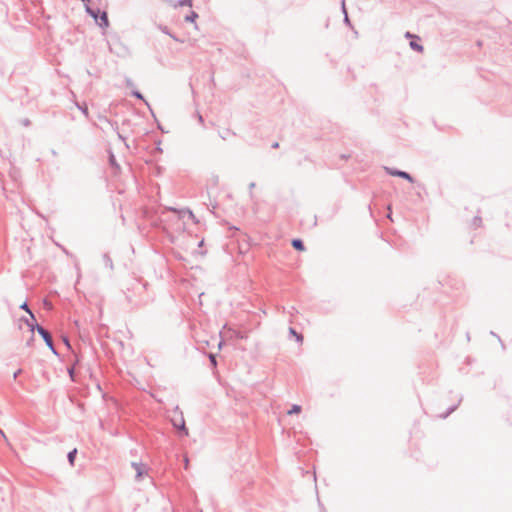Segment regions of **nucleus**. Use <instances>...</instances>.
Returning a JSON list of instances; mask_svg holds the SVG:
<instances>
[{"instance_id": "obj_1", "label": "nucleus", "mask_w": 512, "mask_h": 512, "mask_svg": "<svg viewBox=\"0 0 512 512\" xmlns=\"http://www.w3.org/2000/svg\"><path fill=\"white\" fill-rule=\"evenodd\" d=\"M85 12L93 18L96 25L100 28L105 29L110 25L108 13L105 10H101L99 7H93L91 4L86 5Z\"/></svg>"}, {"instance_id": "obj_2", "label": "nucleus", "mask_w": 512, "mask_h": 512, "mask_svg": "<svg viewBox=\"0 0 512 512\" xmlns=\"http://www.w3.org/2000/svg\"><path fill=\"white\" fill-rule=\"evenodd\" d=\"M36 331L41 336L43 341L45 342L46 346L50 349V351L56 355L59 356V353L54 345L53 338L51 333L42 325L35 323Z\"/></svg>"}, {"instance_id": "obj_3", "label": "nucleus", "mask_w": 512, "mask_h": 512, "mask_svg": "<svg viewBox=\"0 0 512 512\" xmlns=\"http://www.w3.org/2000/svg\"><path fill=\"white\" fill-rule=\"evenodd\" d=\"M384 170H385L386 174L389 176L399 177V178H402L410 183L415 182L414 177L407 171L400 170V169L393 168V167H388V166H385Z\"/></svg>"}, {"instance_id": "obj_4", "label": "nucleus", "mask_w": 512, "mask_h": 512, "mask_svg": "<svg viewBox=\"0 0 512 512\" xmlns=\"http://www.w3.org/2000/svg\"><path fill=\"white\" fill-rule=\"evenodd\" d=\"M180 423L178 424L176 420L172 421L174 428L177 430V434L179 437H187L189 435V430L186 427L183 413L180 411Z\"/></svg>"}, {"instance_id": "obj_5", "label": "nucleus", "mask_w": 512, "mask_h": 512, "mask_svg": "<svg viewBox=\"0 0 512 512\" xmlns=\"http://www.w3.org/2000/svg\"><path fill=\"white\" fill-rule=\"evenodd\" d=\"M223 330H225L224 334L228 338H231V339H233V338L234 339H243L244 338V335L242 332L229 327L228 324H225L223 326Z\"/></svg>"}, {"instance_id": "obj_6", "label": "nucleus", "mask_w": 512, "mask_h": 512, "mask_svg": "<svg viewBox=\"0 0 512 512\" xmlns=\"http://www.w3.org/2000/svg\"><path fill=\"white\" fill-rule=\"evenodd\" d=\"M108 163L112 169L115 170V174L121 171V167L116 160V157L112 150H108Z\"/></svg>"}, {"instance_id": "obj_7", "label": "nucleus", "mask_w": 512, "mask_h": 512, "mask_svg": "<svg viewBox=\"0 0 512 512\" xmlns=\"http://www.w3.org/2000/svg\"><path fill=\"white\" fill-rule=\"evenodd\" d=\"M291 246L294 250L298 252H303L306 250L304 241L301 238H293L291 240Z\"/></svg>"}, {"instance_id": "obj_8", "label": "nucleus", "mask_w": 512, "mask_h": 512, "mask_svg": "<svg viewBox=\"0 0 512 512\" xmlns=\"http://www.w3.org/2000/svg\"><path fill=\"white\" fill-rule=\"evenodd\" d=\"M409 46L413 51H416V52H422L424 50L423 45L420 44L419 36H414V39H412L410 41Z\"/></svg>"}, {"instance_id": "obj_9", "label": "nucleus", "mask_w": 512, "mask_h": 512, "mask_svg": "<svg viewBox=\"0 0 512 512\" xmlns=\"http://www.w3.org/2000/svg\"><path fill=\"white\" fill-rule=\"evenodd\" d=\"M132 467L136 471V478H140L147 473V468L142 463L132 462Z\"/></svg>"}, {"instance_id": "obj_10", "label": "nucleus", "mask_w": 512, "mask_h": 512, "mask_svg": "<svg viewBox=\"0 0 512 512\" xmlns=\"http://www.w3.org/2000/svg\"><path fill=\"white\" fill-rule=\"evenodd\" d=\"M77 454H78L77 448H74L67 453V461H68L69 465L72 467L75 466V460H76Z\"/></svg>"}, {"instance_id": "obj_11", "label": "nucleus", "mask_w": 512, "mask_h": 512, "mask_svg": "<svg viewBox=\"0 0 512 512\" xmlns=\"http://www.w3.org/2000/svg\"><path fill=\"white\" fill-rule=\"evenodd\" d=\"M21 320L28 326L29 330L33 333L36 330L35 323H38L35 319V322L30 318L22 317Z\"/></svg>"}, {"instance_id": "obj_12", "label": "nucleus", "mask_w": 512, "mask_h": 512, "mask_svg": "<svg viewBox=\"0 0 512 512\" xmlns=\"http://www.w3.org/2000/svg\"><path fill=\"white\" fill-rule=\"evenodd\" d=\"M289 334L290 336H294L295 340L299 343H302L304 340V337L301 333L297 332L295 328L289 327Z\"/></svg>"}, {"instance_id": "obj_13", "label": "nucleus", "mask_w": 512, "mask_h": 512, "mask_svg": "<svg viewBox=\"0 0 512 512\" xmlns=\"http://www.w3.org/2000/svg\"><path fill=\"white\" fill-rule=\"evenodd\" d=\"M19 308L21 310H24L26 313L29 314V316H31V320H33L35 322V315L33 313V311L31 310V308L29 307L27 301H24L20 306Z\"/></svg>"}, {"instance_id": "obj_14", "label": "nucleus", "mask_w": 512, "mask_h": 512, "mask_svg": "<svg viewBox=\"0 0 512 512\" xmlns=\"http://www.w3.org/2000/svg\"><path fill=\"white\" fill-rule=\"evenodd\" d=\"M481 225H482V218L479 215L474 216L470 222V227L477 229V228L481 227Z\"/></svg>"}, {"instance_id": "obj_15", "label": "nucleus", "mask_w": 512, "mask_h": 512, "mask_svg": "<svg viewBox=\"0 0 512 512\" xmlns=\"http://www.w3.org/2000/svg\"><path fill=\"white\" fill-rule=\"evenodd\" d=\"M198 13H196L195 11L191 10L189 12V14H187L184 18L185 22H189V23H195L196 22V19L198 18Z\"/></svg>"}, {"instance_id": "obj_16", "label": "nucleus", "mask_w": 512, "mask_h": 512, "mask_svg": "<svg viewBox=\"0 0 512 512\" xmlns=\"http://www.w3.org/2000/svg\"><path fill=\"white\" fill-rule=\"evenodd\" d=\"M130 94H131L132 97L145 102L146 105L149 106V104L146 101V99L144 98L143 94L138 89H133Z\"/></svg>"}, {"instance_id": "obj_17", "label": "nucleus", "mask_w": 512, "mask_h": 512, "mask_svg": "<svg viewBox=\"0 0 512 512\" xmlns=\"http://www.w3.org/2000/svg\"><path fill=\"white\" fill-rule=\"evenodd\" d=\"M179 213H180V217H184L185 215H188V217L190 219H192L193 221L197 222V220L195 218V215L193 214V212L189 208L181 209L179 211Z\"/></svg>"}, {"instance_id": "obj_18", "label": "nucleus", "mask_w": 512, "mask_h": 512, "mask_svg": "<svg viewBox=\"0 0 512 512\" xmlns=\"http://www.w3.org/2000/svg\"><path fill=\"white\" fill-rule=\"evenodd\" d=\"M103 263L105 267H108L110 269H113V261L108 253H104L102 256Z\"/></svg>"}, {"instance_id": "obj_19", "label": "nucleus", "mask_w": 512, "mask_h": 512, "mask_svg": "<svg viewBox=\"0 0 512 512\" xmlns=\"http://www.w3.org/2000/svg\"><path fill=\"white\" fill-rule=\"evenodd\" d=\"M461 401H462V397L458 400V403H457V404H454V405L450 406V407L446 410V412H445L444 414H442V415H441V417H442V418H446V417H448L452 412H454V411L457 409V407H458V405L460 404V402H461Z\"/></svg>"}, {"instance_id": "obj_20", "label": "nucleus", "mask_w": 512, "mask_h": 512, "mask_svg": "<svg viewBox=\"0 0 512 512\" xmlns=\"http://www.w3.org/2000/svg\"><path fill=\"white\" fill-rule=\"evenodd\" d=\"M67 373L69 375V378L72 382H76V371L74 365H69L67 367Z\"/></svg>"}, {"instance_id": "obj_21", "label": "nucleus", "mask_w": 512, "mask_h": 512, "mask_svg": "<svg viewBox=\"0 0 512 512\" xmlns=\"http://www.w3.org/2000/svg\"><path fill=\"white\" fill-rule=\"evenodd\" d=\"M302 411V406L298 404H293L291 408L288 410L289 415L299 414Z\"/></svg>"}, {"instance_id": "obj_22", "label": "nucleus", "mask_w": 512, "mask_h": 512, "mask_svg": "<svg viewBox=\"0 0 512 512\" xmlns=\"http://www.w3.org/2000/svg\"><path fill=\"white\" fill-rule=\"evenodd\" d=\"M81 362V356L75 352L72 354V358L70 359V365H74L76 367Z\"/></svg>"}, {"instance_id": "obj_23", "label": "nucleus", "mask_w": 512, "mask_h": 512, "mask_svg": "<svg viewBox=\"0 0 512 512\" xmlns=\"http://www.w3.org/2000/svg\"><path fill=\"white\" fill-rule=\"evenodd\" d=\"M76 106L86 117H88L89 111L88 106L85 102H83L82 104L77 103Z\"/></svg>"}, {"instance_id": "obj_24", "label": "nucleus", "mask_w": 512, "mask_h": 512, "mask_svg": "<svg viewBox=\"0 0 512 512\" xmlns=\"http://www.w3.org/2000/svg\"><path fill=\"white\" fill-rule=\"evenodd\" d=\"M228 135H235V133L233 131H231L230 129H226L225 131H219V136L223 139V140H226Z\"/></svg>"}, {"instance_id": "obj_25", "label": "nucleus", "mask_w": 512, "mask_h": 512, "mask_svg": "<svg viewBox=\"0 0 512 512\" xmlns=\"http://www.w3.org/2000/svg\"><path fill=\"white\" fill-rule=\"evenodd\" d=\"M104 120H105V121H106V122L111 126V128H112L115 132H117V131H118V128H119V127H118V123H117V121L110 120V119H108V118H106V117L104 118Z\"/></svg>"}, {"instance_id": "obj_26", "label": "nucleus", "mask_w": 512, "mask_h": 512, "mask_svg": "<svg viewBox=\"0 0 512 512\" xmlns=\"http://www.w3.org/2000/svg\"><path fill=\"white\" fill-rule=\"evenodd\" d=\"M175 6H192V0H178Z\"/></svg>"}, {"instance_id": "obj_27", "label": "nucleus", "mask_w": 512, "mask_h": 512, "mask_svg": "<svg viewBox=\"0 0 512 512\" xmlns=\"http://www.w3.org/2000/svg\"><path fill=\"white\" fill-rule=\"evenodd\" d=\"M209 361H210V364L212 367H216L217 366V359H216V355L211 353L209 355Z\"/></svg>"}, {"instance_id": "obj_28", "label": "nucleus", "mask_w": 512, "mask_h": 512, "mask_svg": "<svg viewBox=\"0 0 512 512\" xmlns=\"http://www.w3.org/2000/svg\"><path fill=\"white\" fill-rule=\"evenodd\" d=\"M158 28H159V30H160L162 33H164V34H166V35H168V34H169V32H171V31H170V29H169L166 25L159 24V25H158Z\"/></svg>"}, {"instance_id": "obj_29", "label": "nucleus", "mask_w": 512, "mask_h": 512, "mask_svg": "<svg viewBox=\"0 0 512 512\" xmlns=\"http://www.w3.org/2000/svg\"><path fill=\"white\" fill-rule=\"evenodd\" d=\"M341 11H342L344 16L348 15L347 8H346V5H345V0H342V2H341Z\"/></svg>"}, {"instance_id": "obj_30", "label": "nucleus", "mask_w": 512, "mask_h": 512, "mask_svg": "<svg viewBox=\"0 0 512 512\" xmlns=\"http://www.w3.org/2000/svg\"><path fill=\"white\" fill-rule=\"evenodd\" d=\"M343 21H344V23H345L347 26H349V27H351V26H352L351 21H350V18H349V16H348V15H345V16H344Z\"/></svg>"}, {"instance_id": "obj_31", "label": "nucleus", "mask_w": 512, "mask_h": 512, "mask_svg": "<svg viewBox=\"0 0 512 512\" xmlns=\"http://www.w3.org/2000/svg\"><path fill=\"white\" fill-rule=\"evenodd\" d=\"M169 37H171L174 41L176 42H182L181 39H179L175 34H173L172 32H169L168 34Z\"/></svg>"}, {"instance_id": "obj_32", "label": "nucleus", "mask_w": 512, "mask_h": 512, "mask_svg": "<svg viewBox=\"0 0 512 512\" xmlns=\"http://www.w3.org/2000/svg\"><path fill=\"white\" fill-rule=\"evenodd\" d=\"M125 84L127 87H134V83L131 78H126Z\"/></svg>"}, {"instance_id": "obj_33", "label": "nucleus", "mask_w": 512, "mask_h": 512, "mask_svg": "<svg viewBox=\"0 0 512 512\" xmlns=\"http://www.w3.org/2000/svg\"><path fill=\"white\" fill-rule=\"evenodd\" d=\"M63 342L65 343L68 349H72L69 338L67 336L63 338Z\"/></svg>"}, {"instance_id": "obj_34", "label": "nucleus", "mask_w": 512, "mask_h": 512, "mask_svg": "<svg viewBox=\"0 0 512 512\" xmlns=\"http://www.w3.org/2000/svg\"><path fill=\"white\" fill-rule=\"evenodd\" d=\"M21 124L25 127L29 126L31 124V121L28 118H25L21 120Z\"/></svg>"}, {"instance_id": "obj_35", "label": "nucleus", "mask_w": 512, "mask_h": 512, "mask_svg": "<svg viewBox=\"0 0 512 512\" xmlns=\"http://www.w3.org/2000/svg\"><path fill=\"white\" fill-rule=\"evenodd\" d=\"M22 373V369H18L13 374V379L16 380L17 377Z\"/></svg>"}, {"instance_id": "obj_36", "label": "nucleus", "mask_w": 512, "mask_h": 512, "mask_svg": "<svg viewBox=\"0 0 512 512\" xmlns=\"http://www.w3.org/2000/svg\"><path fill=\"white\" fill-rule=\"evenodd\" d=\"M414 36H415V35H414V34H412V33H411V32H409V31L405 33V37H406V38H409V39H411V40H412V39H414Z\"/></svg>"}, {"instance_id": "obj_37", "label": "nucleus", "mask_w": 512, "mask_h": 512, "mask_svg": "<svg viewBox=\"0 0 512 512\" xmlns=\"http://www.w3.org/2000/svg\"><path fill=\"white\" fill-rule=\"evenodd\" d=\"M254 187H255V183H254V182H251V183L249 184V190H250V195H251V197L253 196L252 189H254Z\"/></svg>"}, {"instance_id": "obj_38", "label": "nucleus", "mask_w": 512, "mask_h": 512, "mask_svg": "<svg viewBox=\"0 0 512 512\" xmlns=\"http://www.w3.org/2000/svg\"><path fill=\"white\" fill-rule=\"evenodd\" d=\"M222 334H223V331H220V337H221V340H220V342H219V348H221V347H222V345L224 344V338H223Z\"/></svg>"}, {"instance_id": "obj_39", "label": "nucleus", "mask_w": 512, "mask_h": 512, "mask_svg": "<svg viewBox=\"0 0 512 512\" xmlns=\"http://www.w3.org/2000/svg\"><path fill=\"white\" fill-rule=\"evenodd\" d=\"M197 118L200 123L204 122L203 116L199 112H197Z\"/></svg>"}, {"instance_id": "obj_40", "label": "nucleus", "mask_w": 512, "mask_h": 512, "mask_svg": "<svg viewBox=\"0 0 512 512\" xmlns=\"http://www.w3.org/2000/svg\"><path fill=\"white\" fill-rule=\"evenodd\" d=\"M490 334L494 337H496L500 342H502L501 338L499 337V335H497L495 332L491 331ZM503 345V343H501Z\"/></svg>"}, {"instance_id": "obj_41", "label": "nucleus", "mask_w": 512, "mask_h": 512, "mask_svg": "<svg viewBox=\"0 0 512 512\" xmlns=\"http://www.w3.org/2000/svg\"><path fill=\"white\" fill-rule=\"evenodd\" d=\"M83 5H84V8L86 7V5H90L91 4V0H81Z\"/></svg>"}, {"instance_id": "obj_42", "label": "nucleus", "mask_w": 512, "mask_h": 512, "mask_svg": "<svg viewBox=\"0 0 512 512\" xmlns=\"http://www.w3.org/2000/svg\"><path fill=\"white\" fill-rule=\"evenodd\" d=\"M116 133L120 140L125 141V137L119 131H117Z\"/></svg>"}, {"instance_id": "obj_43", "label": "nucleus", "mask_w": 512, "mask_h": 512, "mask_svg": "<svg viewBox=\"0 0 512 512\" xmlns=\"http://www.w3.org/2000/svg\"><path fill=\"white\" fill-rule=\"evenodd\" d=\"M271 148H273V149L279 148V143L278 142H273L272 145H271Z\"/></svg>"}, {"instance_id": "obj_44", "label": "nucleus", "mask_w": 512, "mask_h": 512, "mask_svg": "<svg viewBox=\"0 0 512 512\" xmlns=\"http://www.w3.org/2000/svg\"><path fill=\"white\" fill-rule=\"evenodd\" d=\"M203 246H204V239H202V240H200V241L198 242V247H199V248H201V247H203Z\"/></svg>"}, {"instance_id": "obj_45", "label": "nucleus", "mask_w": 512, "mask_h": 512, "mask_svg": "<svg viewBox=\"0 0 512 512\" xmlns=\"http://www.w3.org/2000/svg\"><path fill=\"white\" fill-rule=\"evenodd\" d=\"M58 246L60 247V245H58ZM61 249H62V251H63L64 253L68 254V251H67V249H66L65 247L61 246Z\"/></svg>"}, {"instance_id": "obj_46", "label": "nucleus", "mask_w": 512, "mask_h": 512, "mask_svg": "<svg viewBox=\"0 0 512 512\" xmlns=\"http://www.w3.org/2000/svg\"><path fill=\"white\" fill-rule=\"evenodd\" d=\"M340 157H341L342 159H348V158H349V156H348V155H345V154H342Z\"/></svg>"}, {"instance_id": "obj_47", "label": "nucleus", "mask_w": 512, "mask_h": 512, "mask_svg": "<svg viewBox=\"0 0 512 512\" xmlns=\"http://www.w3.org/2000/svg\"><path fill=\"white\" fill-rule=\"evenodd\" d=\"M34 340V337L31 336V338L28 340L27 345H30V343Z\"/></svg>"}, {"instance_id": "obj_48", "label": "nucleus", "mask_w": 512, "mask_h": 512, "mask_svg": "<svg viewBox=\"0 0 512 512\" xmlns=\"http://www.w3.org/2000/svg\"><path fill=\"white\" fill-rule=\"evenodd\" d=\"M0 435L3 436L4 438H6L4 432H3V430L1 428H0Z\"/></svg>"}, {"instance_id": "obj_49", "label": "nucleus", "mask_w": 512, "mask_h": 512, "mask_svg": "<svg viewBox=\"0 0 512 512\" xmlns=\"http://www.w3.org/2000/svg\"><path fill=\"white\" fill-rule=\"evenodd\" d=\"M304 160L305 161H310V157L309 156H305Z\"/></svg>"}, {"instance_id": "obj_50", "label": "nucleus", "mask_w": 512, "mask_h": 512, "mask_svg": "<svg viewBox=\"0 0 512 512\" xmlns=\"http://www.w3.org/2000/svg\"><path fill=\"white\" fill-rule=\"evenodd\" d=\"M477 45L480 47L482 45L481 41H477Z\"/></svg>"}, {"instance_id": "obj_51", "label": "nucleus", "mask_w": 512, "mask_h": 512, "mask_svg": "<svg viewBox=\"0 0 512 512\" xmlns=\"http://www.w3.org/2000/svg\"><path fill=\"white\" fill-rule=\"evenodd\" d=\"M200 254H201V255H205V254H206V251H200Z\"/></svg>"}, {"instance_id": "obj_52", "label": "nucleus", "mask_w": 512, "mask_h": 512, "mask_svg": "<svg viewBox=\"0 0 512 512\" xmlns=\"http://www.w3.org/2000/svg\"><path fill=\"white\" fill-rule=\"evenodd\" d=\"M202 512V511H201Z\"/></svg>"}]
</instances>
